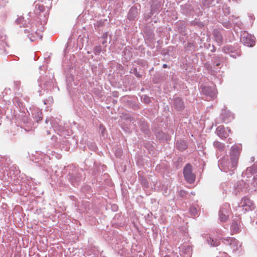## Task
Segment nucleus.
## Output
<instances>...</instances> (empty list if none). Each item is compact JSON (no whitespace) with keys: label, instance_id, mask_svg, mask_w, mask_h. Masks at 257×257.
I'll list each match as a JSON object with an SVG mask.
<instances>
[{"label":"nucleus","instance_id":"f257e3e1","mask_svg":"<svg viewBox=\"0 0 257 257\" xmlns=\"http://www.w3.org/2000/svg\"><path fill=\"white\" fill-rule=\"evenodd\" d=\"M240 148V146H234L232 147L230 152L231 164L228 163V164L223 160L220 161L219 166L223 168L224 171L226 172L227 170H233L236 166Z\"/></svg>","mask_w":257,"mask_h":257},{"label":"nucleus","instance_id":"f03ea898","mask_svg":"<svg viewBox=\"0 0 257 257\" xmlns=\"http://www.w3.org/2000/svg\"><path fill=\"white\" fill-rule=\"evenodd\" d=\"M184 176L185 180L190 183H193L195 179V176L192 172V167L190 164H187L184 168Z\"/></svg>","mask_w":257,"mask_h":257},{"label":"nucleus","instance_id":"7ed1b4c3","mask_svg":"<svg viewBox=\"0 0 257 257\" xmlns=\"http://www.w3.org/2000/svg\"><path fill=\"white\" fill-rule=\"evenodd\" d=\"M239 206L243 207L245 211L251 210L254 209V204L252 202L246 197L242 199L240 202Z\"/></svg>","mask_w":257,"mask_h":257},{"label":"nucleus","instance_id":"20e7f679","mask_svg":"<svg viewBox=\"0 0 257 257\" xmlns=\"http://www.w3.org/2000/svg\"><path fill=\"white\" fill-rule=\"evenodd\" d=\"M229 205L227 204H224L220 209L219 211V219L221 221H225L228 215Z\"/></svg>","mask_w":257,"mask_h":257},{"label":"nucleus","instance_id":"39448f33","mask_svg":"<svg viewBox=\"0 0 257 257\" xmlns=\"http://www.w3.org/2000/svg\"><path fill=\"white\" fill-rule=\"evenodd\" d=\"M241 41L244 45L252 47L254 45L253 37L248 34H244L241 38Z\"/></svg>","mask_w":257,"mask_h":257},{"label":"nucleus","instance_id":"423d86ee","mask_svg":"<svg viewBox=\"0 0 257 257\" xmlns=\"http://www.w3.org/2000/svg\"><path fill=\"white\" fill-rule=\"evenodd\" d=\"M201 91L204 94L208 95L211 98L214 97L216 94V90L214 88L208 86H202Z\"/></svg>","mask_w":257,"mask_h":257},{"label":"nucleus","instance_id":"0eeeda50","mask_svg":"<svg viewBox=\"0 0 257 257\" xmlns=\"http://www.w3.org/2000/svg\"><path fill=\"white\" fill-rule=\"evenodd\" d=\"M230 130L227 128V131L223 126H219L216 129V133L220 138H226L228 136Z\"/></svg>","mask_w":257,"mask_h":257},{"label":"nucleus","instance_id":"6e6552de","mask_svg":"<svg viewBox=\"0 0 257 257\" xmlns=\"http://www.w3.org/2000/svg\"><path fill=\"white\" fill-rule=\"evenodd\" d=\"M257 172V164L254 165L252 167L247 168L246 171L242 173V176L244 178H245V177H246L247 178H249L250 177H251L252 172Z\"/></svg>","mask_w":257,"mask_h":257},{"label":"nucleus","instance_id":"1a4fd4ad","mask_svg":"<svg viewBox=\"0 0 257 257\" xmlns=\"http://www.w3.org/2000/svg\"><path fill=\"white\" fill-rule=\"evenodd\" d=\"M246 185L247 186L246 188H248L249 190L251 191H255L257 187V177L253 176L251 179V182L250 183L249 180Z\"/></svg>","mask_w":257,"mask_h":257},{"label":"nucleus","instance_id":"9d476101","mask_svg":"<svg viewBox=\"0 0 257 257\" xmlns=\"http://www.w3.org/2000/svg\"><path fill=\"white\" fill-rule=\"evenodd\" d=\"M229 243V245L231 249L233 251L237 250L240 245L239 244L238 241L235 238H230L227 240Z\"/></svg>","mask_w":257,"mask_h":257},{"label":"nucleus","instance_id":"9b49d317","mask_svg":"<svg viewBox=\"0 0 257 257\" xmlns=\"http://www.w3.org/2000/svg\"><path fill=\"white\" fill-rule=\"evenodd\" d=\"M174 105L178 110L181 109L184 106L182 99L179 97H176L174 99Z\"/></svg>","mask_w":257,"mask_h":257},{"label":"nucleus","instance_id":"f8f14e48","mask_svg":"<svg viewBox=\"0 0 257 257\" xmlns=\"http://www.w3.org/2000/svg\"><path fill=\"white\" fill-rule=\"evenodd\" d=\"M32 114L34 116V118L37 122H38L41 120L42 117V113L38 109H34V111L32 112Z\"/></svg>","mask_w":257,"mask_h":257},{"label":"nucleus","instance_id":"ddd939ff","mask_svg":"<svg viewBox=\"0 0 257 257\" xmlns=\"http://www.w3.org/2000/svg\"><path fill=\"white\" fill-rule=\"evenodd\" d=\"M207 242L209 244H210L211 246H217L219 244V242L218 240H214L210 237L207 239Z\"/></svg>","mask_w":257,"mask_h":257},{"label":"nucleus","instance_id":"4468645a","mask_svg":"<svg viewBox=\"0 0 257 257\" xmlns=\"http://www.w3.org/2000/svg\"><path fill=\"white\" fill-rule=\"evenodd\" d=\"M218 0H203V4L204 6L210 7L214 6L215 2H217Z\"/></svg>","mask_w":257,"mask_h":257},{"label":"nucleus","instance_id":"2eb2a0df","mask_svg":"<svg viewBox=\"0 0 257 257\" xmlns=\"http://www.w3.org/2000/svg\"><path fill=\"white\" fill-rule=\"evenodd\" d=\"M177 146L179 148V149H180L181 150H184L186 148V146L183 142H181L180 143H179V142H177Z\"/></svg>","mask_w":257,"mask_h":257},{"label":"nucleus","instance_id":"dca6fc26","mask_svg":"<svg viewBox=\"0 0 257 257\" xmlns=\"http://www.w3.org/2000/svg\"><path fill=\"white\" fill-rule=\"evenodd\" d=\"M215 40L220 44L221 43L222 40V37L220 34H216L214 35Z\"/></svg>","mask_w":257,"mask_h":257},{"label":"nucleus","instance_id":"f3484780","mask_svg":"<svg viewBox=\"0 0 257 257\" xmlns=\"http://www.w3.org/2000/svg\"><path fill=\"white\" fill-rule=\"evenodd\" d=\"M131 14H133L134 15H136L137 14L136 10L134 8H131V9L130 10V11L129 12V14H128L129 18L133 19L135 17V16H131Z\"/></svg>","mask_w":257,"mask_h":257},{"label":"nucleus","instance_id":"a211bd4d","mask_svg":"<svg viewBox=\"0 0 257 257\" xmlns=\"http://www.w3.org/2000/svg\"><path fill=\"white\" fill-rule=\"evenodd\" d=\"M54 126L56 129V130L58 131H62V128H61V126L60 125H55L54 124Z\"/></svg>","mask_w":257,"mask_h":257},{"label":"nucleus","instance_id":"6ab92c4d","mask_svg":"<svg viewBox=\"0 0 257 257\" xmlns=\"http://www.w3.org/2000/svg\"><path fill=\"white\" fill-rule=\"evenodd\" d=\"M231 227L234 229V231L235 232L237 231L238 228L237 225L236 223L233 224Z\"/></svg>","mask_w":257,"mask_h":257},{"label":"nucleus","instance_id":"aec40b11","mask_svg":"<svg viewBox=\"0 0 257 257\" xmlns=\"http://www.w3.org/2000/svg\"><path fill=\"white\" fill-rule=\"evenodd\" d=\"M214 146L218 147L219 149H222V145L218 142H215L214 143Z\"/></svg>","mask_w":257,"mask_h":257},{"label":"nucleus","instance_id":"412c9836","mask_svg":"<svg viewBox=\"0 0 257 257\" xmlns=\"http://www.w3.org/2000/svg\"><path fill=\"white\" fill-rule=\"evenodd\" d=\"M144 101L146 102V103H148L149 101H150V98L149 97L147 96H145L144 97Z\"/></svg>","mask_w":257,"mask_h":257},{"label":"nucleus","instance_id":"4be33fe9","mask_svg":"<svg viewBox=\"0 0 257 257\" xmlns=\"http://www.w3.org/2000/svg\"><path fill=\"white\" fill-rule=\"evenodd\" d=\"M191 211L192 212V213H193V214L194 215L197 214V210L196 208H191Z\"/></svg>","mask_w":257,"mask_h":257},{"label":"nucleus","instance_id":"5701e85b","mask_svg":"<svg viewBox=\"0 0 257 257\" xmlns=\"http://www.w3.org/2000/svg\"><path fill=\"white\" fill-rule=\"evenodd\" d=\"M167 67V65L166 64H164L163 65V67L164 68H166Z\"/></svg>","mask_w":257,"mask_h":257},{"label":"nucleus","instance_id":"b1692460","mask_svg":"<svg viewBox=\"0 0 257 257\" xmlns=\"http://www.w3.org/2000/svg\"><path fill=\"white\" fill-rule=\"evenodd\" d=\"M49 121V120L48 119H46V122L48 123Z\"/></svg>","mask_w":257,"mask_h":257},{"label":"nucleus","instance_id":"393cba45","mask_svg":"<svg viewBox=\"0 0 257 257\" xmlns=\"http://www.w3.org/2000/svg\"><path fill=\"white\" fill-rule=\"evenodd\" d=\"M164 257H170V256H169V255H166V256H165Z\"/></svg>","mask_w":257,"mask_h":257}]
</instances>
